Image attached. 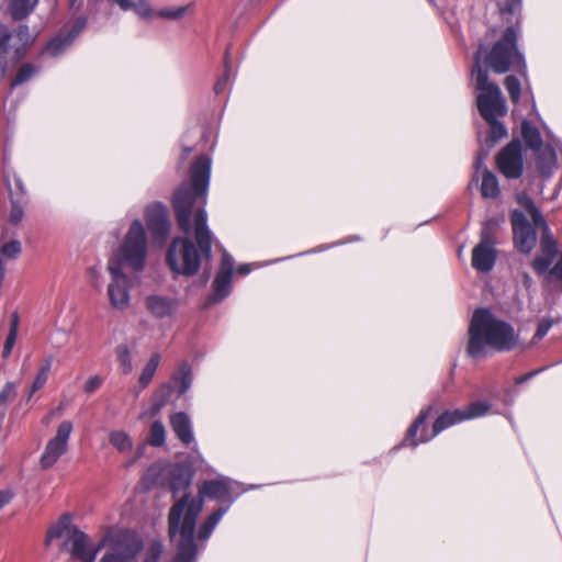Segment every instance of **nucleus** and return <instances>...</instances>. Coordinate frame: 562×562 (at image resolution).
Returning a JSON list of instances; mask_svg holds the SVG:
<instances>
[{"mask_svg": "<svg viewBox=\"0 0 562 562\" xmlns=\"http://www.w3.org/2000/svg\"><path fill=\"white\" fill-rule=\"evenodd\" d=\"M16 396V385L14 382H7L0 391V416L3 418L7 404Z\"/></svg>", "mask_w": 562, "mask_h": 562, "instance_id": "obj_41", "label": "nucleus"}, {"mask_svg": "<svg viewBox=\"0 0 562 562\" xmlns=\"http://www.w3.org/2000/svg\"><path fill=\"white\" fill-rule=\"evenodd\" d=\"M491 409V404L486 401H476L470 403L465 408H461L464 422L485 416Z\"/></svg>", "mask_w": 562, "mask_h": 562, "instance_id": "obj_34", "label": "nucleus"}, {"mask_svg": "<svg viewBox=\"0 0 562 562\" xmlns=\"http://www.w3.org/2000/svg\"><path fill=\"white\" fill-rule=\"evenodd\" d=\"M16 337H18V334L8 333V336L5 338L4 346H3V351H2L3 358L9 357L10 353L12 352V349L16 341Z\"/></svg>", "mask_w": 562, "mask_h": 562, "instance_id": "obj_56", "label": "nucleus"}, {"mask_svg": "<svg viewBox=\"0 0 562 562\" xmlns=\"http://www.w3.org/2000/svg\"><path fill=\"white\" fill-rule=\"evenodd\" d=\"M72 41L66 36H56L52 38L45 46L44 52L52 57H57L64 53V50L71 45Z\"/></svg>", "mask_w": 562, "mask_h": 562, "instance_id": "obj_38", "label": "nucleus"}, {"mask_svg": "<svg viewBox=\"0 0 562 562\" xmlns=\"http://www.w3.org/2000/svg\"><path fill=\"white\" fill-rule=\"evenodd\" d=\"M232 279L228 272H217L213 281V294L207 299L205 305L216 304L227 297L232 291Z\"/></svg>", "mask_w": 562, "mask_h": 562, "instance_id": "obj_20", "label": "nucleus"}, {"mask_svg": "<svg viewBox=\"0 0 562 562\" xmlns=\"http://www.w3.org/2000/svg\"><path fill=\"white\" fill-rule=\"evenodd\" d=\"M521 283L526 290H530L533 285V281L531 276L528 272H524L521 274Z\"/></svg>", "mask_w": 562, "mask_h": 562, "instance_id": "obj_60", "label": "nucleus"}, {"mask_svg": "<svg viewBox=\"0 0 562 562\" xmlns=\"http://www.w3.org/2000/svg\"><path fill=\"white\" fill-rule=\"evenodd\" d=\"M147 257V237L143 223L134 220L116 254L109 261L120 262L122 269L131 268L139 272L145 267Z\"/></svg>", "mask_w": 562, "mask_h": 562, "instance_id": "obj_7", "label": "nucleus"}, {"mask_svg": "<svg viewBox=\"0 0 562 562\" xmlns=\"http://www.w3.org/2000/svg\"><path fill=\"white\" fill-rule=\"evenodd\" d=\"M131 10H133L134 13L143 20H149L156 15V11L147 0H135L134 7Z\"/></svg>", "mask_w": 562, "mask_h": 562, "instance_id": "obj_43", "label": "nucleus"}, {"mask_svg": "<svg viewBox=\"0 0 562 562\" xmlns=\"http://www.w3.org/2000/svg\"><path fill=\"white\" fill-rule=\"evenodd\" d=\"M116 359L120 364V369L124 374H130L133 371V362L131 350L127 345L121 344L115 348Z\"/></svg>", "mask_w": 562, "mask_h": 562, "instance_id": "obj_37", "label": "nucleus"}, {"mask_svg": "<svg viewBox=\"0 0 562 562\" xmlns=\"http://www.w3.org/2000/svg\"><path fill=\"white\" fill-rule=\"evenodd\" d=\"M102 384V378L99 374H94L88 378L83 385V391L88 394L95 392Z\"/></svg>", "mask_w": 562, "mask_h": 562, "instance_id": "obj_51", "label": "nucleus"}, {"mask_svg": "<svg viewBox=\"0 0 562 562\" xmlns=\"http://www.w3.org/2000/svg\"><path fill=\"white\" fill-rule=\"evenodd\" d=\"M517 202L530 215L535 226L544 222L540 210L535 205L532 199L528 194L519 193L517 195Z\"/></svg>", "mask_w": 562, "mask_h": 562, "instance_id": "obj_35", "label": "nucleus"}, {"mask_svg": "<svg viewBox=\"0 0 562 562\" xmlns=\"http://www.w3.org/2000/svg\"><path fill=\"white\" fill-rule=\"evenodd\" d=\"M522 0H505L503 13L514 14L520 12Z\"/></svg>", "mask_w": 562, "mask_h": 562, "instance_id": "obj_54", "label": "nucleus"}, {"mask_svg": "<svg viewBox=\"0 0 562 562\" xmlns=\"http://www.w3.org/2000/svg\"><path fill=\"white\" fill-rule=\"evenodd\" d=\"M14 494L11 490H1L0 491V509H2L5 505H8L12 498H13Z\"/></svg>", "mask_w": 562, "mask_h": 562, "instance_id": "obj_57", "label": "nucleus"}, {"mask_svg": "<svg viewBox=\"0 0 562 562\" xmlns=\"http://www.w3.org/2000/svg\"><path fill=\"white\" fill-rule=\"evenodd\" d=\"M552 325H553V322L551 318H548V317L542 318L540 321V323L538 324L537 330L533 336V340L542 339L548 334V331L551 329Z\"/></svg>", "mask_w": 562, "mask_h": 562, "instance_id": "obj_49", "label": "nucleus"}, {"mask_svg": "<svg viewBox=\"0 0 562 562\" xmlns=\"http://www.w3.org/2000/svg\"><path fill=\"white\" fill-rule=\"evenodd\" d=\"M109 550L100 562H138V554L144 548L140 536L128 529L109 531L104 535Z\"/></svg>", "mask_w": 562, "mask_h": 562, "instance_id": "obj_8", "label": "nucleus"}, {"mask_svg": "<svg viewBox=\"0 0 562 562\" xmlns=\"http://www.w3.org/2000/svg\"><path fill=\"white\" fill-rule=\"evenodd\" d=\"M15 35L22 42L23 47L15 50L16 58L24 56L26 48L33 43V36L27 25L22 24L15 30Z\"/></svg>", "mask_w": 562, "mask_h": 562, "instance_id": "obj_40", "label": "nucleus"}, {"mask_svg": "<svg viewBox=\"0 0 562 562\" xmlns=\"http://www.w3.org/2000/svg\"><path fill=\"white\" fill-rule=\"evenodd\" d=\"M14 184H15L16 191H19L22 196L26 195V189L20 178H18V177L14 178Z\"/></svg>", "mask_w": 562, "mask_h": 562, "instance_id": "obj_61", "label": "nucleus"}, {"mask_svg": "<svg viewBox=\"0 0 562 562\" xmlns=\"http://www.w3.org/2000/svg\"><path fill=\"white\" fill-rule=\"evenodd\" d=\"M19 328V314L14 312L11 316L9 333L18 334Z\"/></svg>", "mask_w": 562, "mask_h": 562, "instance_id": "obj_59", "label": "nucleus"}, {"mask_svg": "<svg viewBox=\"0 0 562 562\" xmlns=\"http://www.w3.org/2000/svg\"><path fill=\"white\" fill-rule=\"evenodd\" d=\"M467 353L473 359L485 358L492 352H509L520 341L519 334L508 322L497 318L488 308H476L468 328Z\"/></svg>", "mask_w": 562, "mask_h": 562, "instance_id": "obj_3", "label": "nucleus"}, {"mask_svg": "<svg viewBox=\"0 0 562 562\" xmlns=\"http://www.w3.org/2000/svg\"><path fill=\"white\" fill-rule=\"evenodd\" d=\"M521 137L526 146L532 151H538L543 147L539 128L532 125L528 120L521 122Z\"/></svg>", "mask_w": 562, "mask_h": 562, "instance_id": "obj_24", "label": "nucleus"}, {"mask_svg": "<svg viewBox=\"0 0 562 562\" xmlns=\"http://www.w3.org/2000/svg\"><path fill=\"white\" fill-rule=\"evenodd\" d=\"M212 158L203 154L196 157L189 168V178L175 191L172 206L178 226L181 232L189 234L192 229L196 246L189 237H176L171 241L166 261L173 272L191 277L194 276L205 259L212 258V244L214 235L207 225V191L211 179Z\"/></svg>", "mask_w": 562, "mask_h": 562, "instance_id": "obj_1", "label": "nucleus"}, {"mask_svg": "<svg viewBox=\"0 0 562 562\" xmlns=\"http://www.w3.org/2000/svg\"><path fill=\"white\" fill-rule=\"evenodd\" d=\"M38 72H40V66L32 64V63L23 64L16 71L13 79L11 80V83H10L11 90H14L19 86L30 81Z\"/></svg>", "mask_w": 562, "mask_h": 562, "instance_id": "obj_29", "label": "nucleus"}, {"mask_svg": "<svg viewBox=\"0 0 562 562\" xmlns=\"http://www.w3.org/2000/svg\"><path fill=\"white\" fill-rule=\"evenodd\" d=\"M497 259V250L493 237V226L486 222L481 231L480 243L472 250V267L483 273L493 270Z\"/></svg>", "mask_w": 562, "mask_h": 562, "instance_id": "obj_11", "label": "nucleus"}, {"mask_svg": "<svg viewBox=\"0 0 562 562\" xmlns=\"http://www.w3.org/2000/svg\"><path fill=\"white\" fill-rule=\"evenodd\" d=\"M74 426L70 420L59 424L56 435L48 440L41 456L40 463L43 469L52 468L68 449V440Z\"/></svg>", "mask_w": 562, "mask_h": 562, "instance_id": "obj_12", "label": "nucleus"}, {"mask_svg": "<svg viewBox=\"0 0 562 562\" xmlns=\"http://www.w3.org/2000/svg\"><path fill=\"white\" fill-rule=\"evenodd\" d=\"M108 271L111 276V281L108 285L110 303L116 310H126L131 303V280L124 273L120 262L109 261Z\"/></svg>", "mask_w": 562, "mask_h": 562, "instance_id": "obj_10", "label": "nucleus"}, {"mask_svg": "<svg viewBox=\"0 0 562 562\" xmlns=\"http://www.w3.org/2000/svg\"><path fill=\"white\" fill-rule=\"evenodd\" d=\"M0 252L3 257L15 259L21 254V243L11 240L1 247Z\"/></svg>", "mask_w": 562, "mask_h": 562, "instance_id": "obj_45", "label": "nucleus"}, {"mask_svg": "<svg viewBox=\"0 0 562 562\" xmlns=\"http://www.w3.org/2000/svg\"><path fill=\"white\" fill-rule=\"evenodd\" d=\"M113 3L120 7L123 11H130L134 7L133 0H111Z\"/></svg>", "mask_w": 562, "mask_h": 562, "instance_id": "obj_58", "label": "nucleus"}, {"mask_svg": "<svg viewBox=\"0 0 562 562\" xmlns=\"http://www.w3.org/2000/svg\"><path fill=\"white\" fill-rule=\"evenodd\" d=\"M240 484L228 476L220 475L205 480L199 487L198 496L184 493L168 513V535L177 553L171 562H196V521L205 499L217 501L227 510L241 495Z\"/></svg>", "mask_w": 562, "mask_h": 562, "instance_id": "obj_2", "label": "nucleus"}, {"mask_svg": "<svg viewBox=\"0 0 562 562\" xmlns=\"http://www.w3.org/2000/svg\"><path fill=\"white\" fill-rule=\"evenodd\" d=\"M484 52V46L480 45L475 54V58L480 54V67H482V61L484 60L496 74H505L513 67L522 77H527V65L524 54L518 49V31L515 26L506 27L501 38L494 43L483 57ZM474 65H476V61ZM481 69L487 72L486 69Z\"/></svg>", "mask_w": 562, "mask_h": 562, "instance_id": "obj_5", "label": "nucleus"}, {"mask_svg": "<svg viewBox=\"0 0 562 562\" xmlns=\"http://www.w3.org/2000/svg\"><path fill=\"white\" fill-rule=\"evenodd\" d=\"M162 554V544L160 542H154L147 549L146 558L144 562H159Z\"/></svg>", "mask_w": 562, "mask_h": 562, "instance_id": "obj_48", "label": "nucleus"}, {"mask_svg": "<svg viewBox=\"0 0 562 562\" xmlns=\"http://www.w3.org/2000/svg\"><path fill=\"white\" fill-rule=\"evenodd\" d=\"M78 527L71 524V516L69 514H64L57 521L50 525L47 529L45 537V546H50L52 541L55 539L67 538L70 533L71 529H77Z\"/></svg>", "mask_w": 562, "mask_h": 562, "instance_id": "obj_22", "label": "nucleus"}, {"mask_svg": "<svg viewBox=\"0 0 562 562\" xmlns=\"http://www.w3.org/2000/svg\"><path fill=\"white\" fill-rule=\"evenodd\" d=\"M191 151H192V148H191V147L184 146V147H183V155H182L181 159H182V160H184V159L189 156V154H190Z\"/></svg>", "mask_w": 562, "mask_h": 562, "instance_id": "obj_63", "label": "nucleus"}, {"mask_svg": "<svg viewBox=\"0 0 562 562\" xmlns=\"http://www.w3.org/2000/svg\"><path fill=\"white\" fill-rule=\"evenodd\" d=\"M110 443L120 452H128L133 448L130 435L123 430H113L109 435Z\"/></svg>", "mask_w": 562, "mask_h": 562, "instance_id": "obj_36", "label": "nucleus"}, {"mask_svg": "<svg viewBox=\"0 0 562 562\" xmlns=\"http://www.w3.org/2000/svg\"><path fill=\"white\" fill-rule=\"evenodd\" d=\"M559 147V142L553 139L549 142L544 147H541L540 150L536 153V167L538 172L543 178H549L552 176L553 171L558 166L557 158V148Z\"/></svg>", "mask_w": 562, "mask_h": 562, "instance_id": "obj_18", "label": "nucleus"}, {"mask_svg": "<svg viewBox=\"0 0 562 562\" xmlns=\"http://www.w3.org/2000/svg\"><path fill=\"white\" fill-rule=\"evenodd\" d=\"M496 165L507 179H518L524 172L522 146L519 140H512L497 155Z\"/></svg>", "mask_w": 562, "mask_h": 562, "instance_id": "obj_13", "label": "nucleus"}, {"mask_svg": "<svg viewBox=\"0 0 562 562\" xmlns=\"http://www.w3.org/2000/svg\"><path fill=\"white\" fill-rule=\"evenodd\" d=\"M159 363H160V355L157 352L153 353L150 359L144 367V369L139 375V379H138L139 387L142 390L146 389L149 385V383L151 382V380L158 369Z\"/></svg>", "mask_w": 562, "mask_h": 562, "instance_id": "obj_31", "label": "nucleus"}, {"mask_svg": "<svg viewBox=\"0 0 562 562\" xmlns=\"http://www.w3.org/2000/svg\"><path fill=\"white\" fill-rule=\"evenodd\" d=\"M548 367H541V368H538L536 370H532L526 374H522V375H519L517 378H515V384L517 385H520L522 383H526L528 382L529 380H531L532 378L537 376L538 374H540L541 372H543L544 370H547Z\"/></svg>", "mask_w": 562, "mask_h": 562, "instance_id": "obj_55", "label": "nucleus"}, {"mask_svg": "<svg viewBox=\"0 0 562 562\" xmlns=\"http://www.w3.org/2000/svg\"><path fill=\"white\" fill-rule=\"evenodd\" d=\"M168 486L173 496L186 492L192 484L194 470L191 465L179 462L170 464L167 469Z\"/></svg>", "mask_w": 562, "mask_h": 562, "instance_id": "obj_17", "label": "nucleus"}, {"mask_svg": "<svg viewBox=\"0 0 562 562\" xmlns=\"http://www.w3.org/2000/svg\"><path fill=\"white\" fill-rule=\"evenodd\" d=\"M11 32L0 26V76L2 77L8 68V54L10 53Z\"/></svg>", "mask_w": 562, "mask_h": 562, "instance_id": "obj_32", "label": "nucleus"}, {"mask_svg": "<svg viewBox=\"0 0 562 562\" xmlns=\"http://www.w3.org/2000/svg\"><path fill=\"white\" fill-rule=\"evenodd\" d=\"M238 273L241 276H247L251 271V265L250 263H244L238 267Z\"/></svg>", "mask_w": 562, "mask_h": 562, "instance_id": "obj_62", "label": "nucleus"}, {"mask_svg": "<svg viewBox=\"0 0 562 562\" xmlns=\"http://www.w3.org/2000/svg\"><path fill=\"white\" fill-rule=\"evenodd\" d=\"M554 258H551L547 255H539L536 256L532 260V268L536 271L537 274L542 276L546 272H548L550 266L552 265Z\"/></svg>", "mask_w": 562, "mask_h": 562, "instance_id": "obj_44", "label": "nucleus"}, {"mask_svg": "<svg viewBox=\"0 0 562 562\" xmlns=\"http://www.w3.org/2000/svg\"><path fill=\"white\" fill-rule=\"evenodd\" d=\"M217 272H228L231 276H233L234 258L226 250L223 252L222 262Z\"/></svg>", "mask_w": 562, "mask_h": 562, "instance_id": "obj_52", "label": "nucleus"}, {"mask_svg": "<svg viewBox=\"0 0 562 562\" xmlns=\"http://www.w3.org/2000/svg\"><path fill=\"white\" fill-rule=\"evenodd\" d=\"M170 382L179 395H183L191 387L193 382L191 364L188 361L181 362L178 369L171 375Z\"/></svg>", "mask_w": 562, "mask_h": 562, "instance_id": "obj_21", "label": "nucleus"}, {"mask_svg": "<svg viewBox=\"0 0 562 562\" xmlns=\"http://www.w3.org/2000/svg\"><path fill=\"white\" fill-rule=\"evenodd\" d=\"M38 0H10L9 10L14 20L29 16L35 9Z\"/></svg>", "mask_w": 562, "mask_h": 562, "instance_id": "obj_26", "label": "nucleus"}, {"mask_svg": "<svg viewBox=\"0 0 562 562\" xmlns=\"http://www.w3.org/2000/svg\"><path fill=\"white\" fill-rule=\"evenodd\" d=\"M472 81L479 94L476 104L481 116L490 124V131L484 138L488 148L495 146L502 138L506 137L507 130L497 116L504 115L507 111L502 91L496 83L488 80V74L480 67V54L476 57V65L472 71Z\"/></svg>", "mask_w": 562, "mask_h": 562, "instance_id": "obj_4", "label": "nucleus"}, {"mask_svg": "<svg viewBox=\"0 0 562 562\" xmlns=\"http://www.w3.org/2000/svg\"><path fill=\"white\" fill-rule=\"evenodd\" d=\"M170 425L177 438L186 446L194 443L192 423L189 415L184 412H178L171 415Z\"/></svg>", "mask_w": 562, "mask_h": 562, "instance_id": "obj_19", "label": "nucleus"}, {"mask_svg": "<svg viewBox=\"0 0 562 562\" xmlns=\"http://www.w3.org/2000/svg\"><path fill=\"white\" fill-rule=\"evenodd\" d=\"M171 382L162 384L154 394L151 403L153 414H158L161 408L169 402L172 394Z\"/></svg>", "mask_w": 562, "mask_h": 562, "instance_id": "obj_33", "label": "nucleus"}, {"mask_svg": "<svg viewBox=\"0 0 562 562\" xmlns=\"http://www.w3.org/2000/svg\"><path fill=\"white\" fill-rule=\"evenodd\" d=\"M541 231L540 249L541 254L547 255L551 258H555L558 255V244L551 234V231L547 222H542L536 226Z\"/></svg>", "mask_w": 562, "mask_h": 562, "instance_id": "obj_25", "label": "nucleus"}, {"mask_svg": "<svg viewBox=\"0 0 562 562\" xmlns=\"http://www.w3.org/2000/svg\"><path fill=\"white\" fill-rule=\"evenodd\" d=\"M226 513L227 507H218L215 512L207 516L200 525L196 532V538L200 541H207L212 532L214 531L215 527Z\"/></svg>", "mask_w": 562, "mask_h": 562, "instance_id": "obj_23", "label": "nucleus"}, {"mask_svg": "<svg viewBox=\"0 0 562 562\" xmlns=\"http://www.w3.org/2000/svg\"><path fill=\"white\" fill-rule=\"evenodd\" d=\"M87 25V19L85 16H79L75 23L72 24L67 36L74 42L75 38L82 32V30Z\"/></svg>", "mask_w": 562, "mask_h": 562, "instance_id": "obj_50", "label": "nucleus"}, {"mask_svg": "<svg viewBox=\"0 0 562 562\" xmlns=\"http://www.w3.org/2000/svg\"><path fill=\"white\" fill-rule=\"evenodd\" d=\"M24 216V209L22 206V200H12V207L10 211V221L13 224H18Z\"/></svg>", "mask_w": 562, "mask_h": 562, "instance_id": "obj_47", "label": "nucleus"}, {"mask_svg": "<svg viewBox=\"0 0 562 562\" xmlns=\"http://www.w3.org/2000/svg\"><path fill=\"white\" fill-rule=\"evenodd\" d=\"M515 247L522 254H530L537 243L536 226L518 210L510 214Z\"/></svg>", "mask_w": 562, "mask_h": 562, "instance_id": "obj_14", "label": "nucleus"}, {"mask_svg": "<svg viewBox=\"0 0 562 562\" xmlns=\"http://www.w3.org/2000/svg\"><path fill=\"white\" fill-rule=\"evenodd\" d=\"M480 191L485 199H495L499 194L497 177L487 169L483 170Z\"/></svg>", "mask_w": 562, "mask_h": 562, "instance_id": "obj_27", "label": "nucleus"}, {"mask_svg": "<svg viewBox=\"0 0 562 562\" xmlns=\"http://www.w3.org/2000/svg\"><path fill=\"white\" fill-rule=\"evenodd\" d=\"M104 547V536L97 544H93L90 537L77 528L70 530L69 536L63 541L60 550L80 562H94Z\"/></svg>", "mask_w": 562, "mask_h": 562, "instance_id": "obj_9", "label": "nucleus"}, {"mask_svg": "<svg viewBox=\"0 0 562 562\" xmlns=\"http://www.w3.org/2000/svg\"><path fill=\"white\" fill-rule=\"evenodd\" d=\"M145 218L148 231L157 241H165L170 232L169 212L160 202L148 205L145 210Z\"/></svg>", "mask_w": 562, "mask_h": 562, "instance_id": "obj_15", "label": "nucleus"}, {"mask_svg": "<svg viewBox=\"0 0 562 562\" xmlns=\"http://www.w3.org/2000/svg\"><path fill=\"white\" fill-rule=\"evenodd\" d=\"M505 88L513 103H518L521 94V83L517 77L509 75L504 81Z\"/></svg>", "mask_w": 562, "mask_h": 562, "instance_id": "obj_42", "label": "nucleus"}, {"mask_svg": "<svg viewBox=\"0 0 562 562\" xmlns=\"http://www.w3.org/2000/svg\"><path fill=\"white\" fill-rule=\"evenodd\" d=\"M228 53H226V56H225V72L218 78V80L215 82L214 85V91L216 94H221L225 91L226 89V86L228 83V79H229V76H228V68H229V65H228Z\"/></svg>", "mask_w": 562, "mask_h": 562, "instance_id": "obj_46", "label": "nucleus"}, {"mask_svg": "<svg viewBox=\"0 0 562 562\" xmlns=\"http://www.w3.org/2000/svg\"><path fill=\"white\" fill-rule=\"evenodd\" d=\"M166 441L165 426L160 420H155L149 430L148 442L153 447H161Z\"/></svg>", "mask_w": 562, "mask_h": 562, "instance_id": "obj_39", "label": "nucleus"}, {"mask_svg": "<svg viewBox=\"0 0 562 562\" xmlns=\"http://www.w3.org/2000/svg\"><path fill=\"white\" fill-rule=\"evenodd\" d=\"M434 412L435 405L432 404L422 408L416 419L408 427L406 436L398 447L412 446L416 448L419 443L430 441L449 427L464 422L461 408L447 409L435 419L432 428L429 429L426 420Z\"/></svg>", "mask_w": 562, "mask_h": 562, "instance_id": "obj_6", "label": "nucleus"}, {"mask_svg": "<svg viewBox=\"0 0 562 562\" xmlns=\"http://www.w3.org/2000/svg\"><path fill=\"white\" fill-rule=\"evenodd\" d=\"M52 364H53V357L47 356L43 360L42 364L40 366L38 371L35 375V379L31 385L29 398H31L35 392L41 390L46 384L50 369H52Z\"/></svg>", "mask_w": 562, "mask_h": 562, "instance_id": "obj_28", "label": "nucleus"}, {"mask_svg": "<svg viewBox=\"0 0 562 562\" xmlns=\"http://www.w3.org/2000/svg\"><path fill=\"white\" fill-rule=\"evenodd\" d=\"M147 312L156 319L173 318L180 307V299L175 295L151 293L145 297Z\"/></svg>", "mask_w": 562, "mask_h": 562, "instance_id": "obj_16", "label": "nucleus"}, {"mask_svg": "<svg viewBox=\"0 0 562 562\" xmlns=\"http://www.w3.org/2000/svg\"><path fill=\"white\" fill-rule=\"evenodd\" d=\"M76 2H77V0H70V7L74 8Z\"/></svg>", "mask_w": 562, "mask_h": 562, "instance_id": "obj_64", "label": "nucleus"}, {"mask_svg": "<svg viewBox=\"0 0 562 562\" xmlns=\"http://www.w3.org/2000/svg\"><path fill=\"white\" fill-rule=\"evenodd\" d=\"M487 156H488L487 151H485V153L484 151H480L477 154V156L475 158V161H474V169H475L474 175H473V180L474 181L479 180L477 175H479L480 170L481 169H483V170L485 169L484 168V164H485V160H486Z\"/></svg>", "mask_w": 562, "mask_h": 562, "instance_id": "obj_53", "label": "nucleus"}, {"mask_svg": "<svg viewBox=\"0 0 562 562\" xmlns=\"http://www.w3.org/2000/svg\"><path fill=\"white\" fill-rule=\"evenodd\" d=\"M193 7V3H189L180 7L161 8L156 11V16L168 21H178L181 20L187 13L192 12Z\"/></svg>", "mask_w": 562, "mask_h": 562, "instance_id": "obj_30", "label": "nucleus"}]
</instances>
